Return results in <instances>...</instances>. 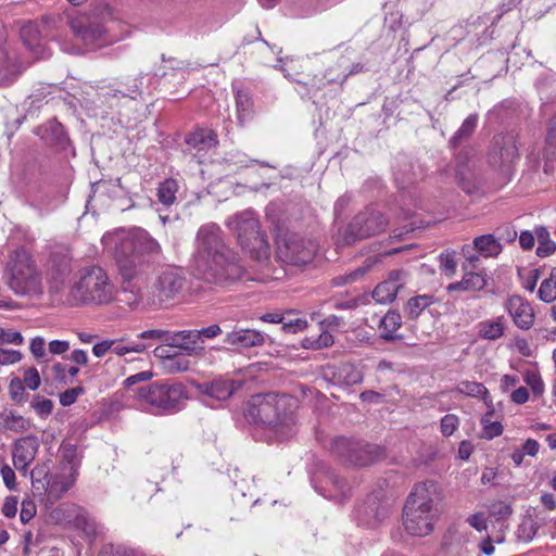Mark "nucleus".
Returning <instances> with one entry per match:
<instances>
[{
	"instance_id": "obj_1",
	"label": "nucleus",
	"mask_w": 556,
	"mask_h": 556,
	"mask_svg": "<svg viewBox=\"0 0 556 556\" xmlns=\"http://www.w3.org/2000/svg\"><path fill=\"white\" fill-rule=\"evenodd\" d=\"M102 243L115 257L123 290L142 300L151 263L162 254L161 244L142 228L106 232Z\"/></svg>"
},
{
	"instance_id": "obj_2",
	"label": "nucleus",
	"mask_w": 556,
	"mask_h": 556,
	"mask_svg": "<svg viewBox=\"0 0 556 556\" xmlns=\"http://www.w3.org/2000/svg\"><path fill=\"white\" fill-rule=\"evenodd\" d=\"M193 268L212 283L233 281L243 274L237 253L225 244L222 229L215 224L202 226L197 233Z\"/></svg>"
},
{
	"instance_id": "obj_3",
	"label": "nucleus",
	"mask_w": 556,
	"mask_h": 556,
	"mask_svg": "<svg viewBox=\"0 0 556 556\" xmlns=\"http://www.w3.org/2000/svg\"><path fill=\"white\" fill-rule=\"evenodd\" d=\"M294 400L288 395L256 394L249 402L247 417L264 427L270 439L285 441L295 433Z\"/></svg>"
},
{
	"instance_id": "obj_4",
	"label": "nucleus",
	"mask_w": 556,
	"mask_h": 556,
	"mask_svg": "<svg viewBox=\"0 0 556 556\" xmlns=\"http://www.w3.org/2000/svg\"><path fill=\"white\" fill-rule=\"evenodd\" d=\"M437 484L432 481L415 485L404 506V527L412 535L426 536L433 530Z\"/></svg>"
},
{
	"instance_id": "obj_5",
	"label": "nucleus",
	"mask_w": 556,
	"mask_h": 556,
	"mask_svg": "<svg viewBox=\"0 0 556 556\" xmlns=\"http://www.w3.org/2000/svg\"><path fill=\"white\" fill-rule=\"evenodd\" d=\"M116 289L99 266L80 269L72 283V306L104 305L115 299Z\"/></svg>"
},
{
	"instance_id": "obj_6",
	"label": "nucleus",
	"mask_w": 556,
	"mask_h": 556,
	"mask_svg": "<svg viewBox=\"0 0 556 556\" xmlns=\"http://www.w3.org/2000/svg\"><path fill=\"white\" fill-rule=\"evenodd\" d=\"M135 392L141 407L154 415L176 413L188 399L187 389L180 382L155 381L137 388Z\"/></svg>"
},
{
	"instance_id": "obj_7",
	"label": "nucleus",
	"mask_w": 556,
	"mask_h": 556,
	"mask_svg": "<svg viewBox=\"0 0 556 556\" xmlns=\"http://www.w3.org/2000/svg\"><path fill=\"white\" fill-rule=\"evenodd\" d=\"M226 225L236 232L241 248L255 260L267 257L268 242L260 230V222L253 211H244L230 217Z\"/></svg>"
},
{
	"instance_id": "obj_8",
	"label": "nucleus",
	"mask_w": 556,
	"mask_h": 556,
	"mask_svg": "<svg viewBox=\"0 0 556 556\" xmlns=\"http://www.w3.org/2000/svg\"><path fill=\"white\" fill-rule=\"evenodd\" d=\"M330 451L341 462L353 466L370 465L381 456L378 446L344 437L334 438Z\"/></svg>"
},
{
	"instance_id": "obj_9",
	"label": "nucleus",
	"mask_w": 556,
	"mask_h": 556,
	"mask_svg": "<svg viewBox=\"0 0 556 556\" xmlns=\"http://www.w3.org/2000/svg\"><path fill=\"white\" fill-rule=\"evenodd\" d=\"M119 40L112 35V26L100 25L96 21L87 24H72V53H81L85 50H93Z\"/></svg>"
},
{
	"instance_id": "obj_10",
	"label": "nucleus",
	"mask_w": 556,
	"mask_h": 556,
	"mask_svg": "<svg viewBox=\"0 0 556 556\" xmlns=\"http://www.w3.org/2000/svg\"><path fill=\"white\" fill-rule=\"evenodd\" d=\"M185 286L186 277L182 269L164 266L156 273L149 300L152 304L163 305L176 299L184 291Z\"/></svg>"
},
{
	"instance_id": "obj_11",
	"label": "nucleus",
	"mask_w": 556,
	"mask_h": 556,
	"mask_svg": "<svg viewBox=\"0 0 556 556\" xmlns=\"http://www.w3.org/2000/svg\"><path fill=\"white\" fill-rule=\"evenodd\" d=\"M317 251L318 244L315 240L296 233L287 235L278 243V255L281 261L294 266L309 264Z\"/></svg>"
},
{
	"instance_id": "obj_12",
	"label": "nucleus",
	"mask_w": 556,
	"mask_h": 556,
	"mask_svg": "<svg viewBox=\"0 0 556 556\" xmlns=\"http://www.w3.org/2000/svg\"><path fill=\"white\" fill-rule=\"evenodd\" d=\"M9 285L15 293L24 294L38 283L36 267L29 254L16 251L9 263Z\"/></svg>"
},
{
	"instance_id": "obj_13",
	"label": "nucleus",
	"mask_w": 556,
	"mask_h": 556,
	"mask_svg": "<svg viewBox=\"0 0 556 556\" xmlns=\"http://www.w3.org/2000/svg\"><path fill=\"white\" fill-rule=\"evenodd\" d=\"M387 219L379 212L358 214L348 226L344 235L346 244L378 235L386 229Z\"/></svg>"
},
{
	"instance_id": "obj_14",
	"label": "nucleus",
	"mask_w": 556,
	"mask_h": 556,
	"mask_svg": "<svg viewBox=\"0 0 556 556\" xmlns=\"http://www.w3.org/2000/svg\"><path fill=\"white\" fill-rule=\"evenodd\" d=\"M518 160L519 149L517 140L513 135L495 139L493 151L490 154V163L493 167L507 173Z\"/></svg>"
},
{
	"instance_id": "obj_15",
	"label": "nucleus",
	"mask_w": 556,
	"mask_h": 556,
	"mask_svg": "<svg viewBox=\"0 0 556 556\" xmlns=\"http://www.w3.org/2000/svg\"><path fill=\"white\" fill-rule=\"evenodd\" d=\"M68 274V248L55 245L48 263L50 287L53 291H60L67 279Z\"/></svg>"
},
{
	"instance_id": "obj_16",
	"label": "nucleus",
	"mask_w": 556,
	"mask_h": 556,
	"mask_svg": "<svg viewBox=\"0 0 556 556\" xmlns=\"http://www.w3.org/2000/svg\"><path fill=\"white\" fill-rule=\"evenodd\" d=\"M406 282L407 273L405 270H392L386 280L376 286L372 291V299L380 304L391 303Z\"/></svg>"
},
{
	"instance_id": "obj_17",
	"label": "nucleus",
	"mask_w": 556,
	"mask_h": 556,
	"mask_svg": "<svg viewBox=\"0 0 556 556\" xmlns=\"http://www.w3.org/2000/svg\"><path fill=\"white\" fill-rule=\"evenodd\" d=\"M505 309L514 324L522 330L530 329L534 323V313L530 303L519 295H511L505 302Z\"/></svg>"
},
{
	"instance_id": "obj_18",
	"label": "nucleus",
	"mask_w": 556,
	"mask_h": 556,
	"mask_svg": "<svg viewBox=\"0 0 556 556\" xmlns=\"http://www.w3.org/2000/svg\"><path fill=\"white\" fill-rule=\"evenodd\" d=\"M74 532L75 535L91 544L99 533V527L81 507L72 506V536ZM72 544L77 546L78 542L75 543L72 539Z\"/></svg>"
},
{
	"instance_id": "obj_19",
	"label": "nucleus",
	"mask_w": 556,
	"mask_h": 556,
	"mask_svg": "<svg viewBox=\"0 0 556 556\" xmlns=\"http://www.w3.org/2000/svg\"><path fill=\"white\" fill-rule=\"evenodd\" d=\"M241 387L242 381L219 378L203 382L198 386V389L201 394L206 395L211 400L222 402L228 400Z\"/></svg>"
},
{
	"instance_id": "obj_20",
	"label": "nucleus",
	"mask_w": 556,
	"mask_h": 556,
	"mask_svg": "<svg viewBox=\"0 0 556 556\" xmlns=\"http://www.w3.org/2000/svg\"><path fill=\"white\" fill-rule=\"evenodd\" d=\"M319 483L320 486L315 484V489L324 496L330 500L341 501L344 498L350 488L348 483L332 471H328L321 477H317L314 483Z\"/></svg>"
},
{
	"instance_id": "obj_21",
	"label": "nucleus",
	"mask_w": 556,
	"mask_h": 556,
	"mask_svg": "<svg viewBox=\"0 0 556 556\" xmlns=\"http://www.w3.org/2000/svg\"><path fill=\"white\" fill-rule=\"evenodd\" d=\"M224 343L235 349H250L265 343V334L255 329L235 328L224 338Z\"/></svg>"
},
{
	"instance_id": "obj_22",
	"label": "nucleus",
	"mask_w": 556,
	"mask_h": 556,
	"mask_svg": "<svg viewBox=\"0 0 556 556\" xmlns=\"http://www.w3.org/2000/svg\"><path fill=\"white\" fill-rule=\"evenodd\" d=\"M37 443L30 438H23L14 443L13 464L17 470H26L34 460Z\"/></svg>"
},
{
	"instance_id": "obj_23",
	"label": "nucleus",
	"mask_w": 556,
	"mask_h": 556,
	"mask_svg": "<svg viewBox=\"0 0 556 556\" xmlns=\"http://www.w3.org/2000/svg\"><path fill=\"white\" fill-rule=\"evenodd\" d=\"M199 341V334L192 330H182L175 333L168 332L166 343L169 348H177L188 355H191L197 350V342Z\"/></svg>"
},
{
	"instance_id": "obj_24",
	"label": "nucleus",
	"mask_w": 556,
	"mask_h": 556,
	"mask_svg": "<svg viewBox=\"0 0 556 556\" xmlns=\"http://www.w3.org/2000/svg\"><path fill=\"white\" fill-rule=\"evenodd\" d=\"M506 324L504 316L482 320L477 325L478 336L483 340H498L505 334Z\"/></svg>"
},
{
	"instance_id": "obj_25",
	"label": "nucleus",
	"mask_w": 556,
	"mask_h": 556,
	"mask_svg": "<svg viewBox=\"0 0 556 556\" xmlns=\"http://www.w3.org/2000/svg\"><path fill=\"white\" fill-rule=\"evenodd\" d=\"M217 143V134L207 128L197 129L187 138V144L198 151L216 148Z\"/></svg>"
},
{
	"instance_id": "obj_26",
	"label": "nucleus",
	"mask_w": 556,
	"mask_h": 556,
	"mask_svg": "<svg viewBox=\"0 0 556 556\" xmlns=\"http://www.w3.org/2000/svg\"><path fill=\"white\" fill-rule=\"evenodd\" d=\"M361 71H363V65L356 63L353 64L351 68H349L348 60L341 58L334 67H330L326 71L325 78L329 84H342L350 75L359 73Z\"/></svg>"
},
{
	"instance_id": "obj_27",
	"label": "nucleus",
	"mask_w": 556,
	"mask_h": 556,
	"mask_svg": "<svg viewBox=\"0 0 556 556\" xmlns=\"http://www.w3.org/2000/svg\"><path fill=\"white\" fill-rule=\"evenodd\" d=\"M378 262L376 257H368L364 264L349 273L339 275L331 280L332 286L342 287L352 285L363 278L371 267Z\"/></svg>"
},
{
	"instance_id": "obj_28",
	"label": "nucleus",
	"mask_w": 556,
	"mask_h": 556,
	"mask_svg": "<svg viewBox=\"0 0 556 556\" xmlns=\"http://www.w3.org/2000/svg\"><path fill=\"white\" fill-rule=\"evenodd\" d=\"M556 115H554L546 126V138L543 157L545 159L544 172L547 173L553 168L554 159L556 157Z\"/></svg>"
},
{
	"instance_id": "obj_29",
	"label": "nucleus",
	"mask_w": 556,
	"mask_h": 556,
	"mask_svg": "<svg viewBox=\"0 0 556 556\" xmlns=\"http://www.w3.org/2000/svg\"><path fill=\"white\" fill-rule=\"evenodd\" d=\"M20 35L25 47L39 56L42 51V46L38 25L34 22H28L22 26Z\"/></svg>"
},
{
	"instance_id": "obj_30",
	"label": "nucleus",
	"mask_w": 556,
	"mask_h": 556,
	"mask_svg": "<svg viewBox=\"0 0 556 556\" xmlns=\"http://www.w3.org/2000/svg\"><path fill=\"white\" fill-rule=\"evenodd\" d=\"M486 285V280L483 275L479 273H466L463 279L458 282H454L447 286L448 291H480Z\"/></svg>"
},
{
	"instance_id": "obj_31",
	"label": "nucleus",
	"mask_w": 556,
	"mask_h": 556,
	"mask_svg": "<svg viewBox=\"0 0 556 556\" xmlns=\"http://www.w3.org/2000/svg\"><path fill=\"white\" fill-rule=\"evenodd\" d=\"M434 303L431 294H421L410 298L404 305V314L409 319H416L430 305Z\"/></svg>"
},
{
	"instance_id": "obj_32",
	"label": "nucleus",
	"mask_w": 556,
	"mask_h": 556,
	"mask_svg": "<svg viewBox=\"0 0 556 556\" xmlns=\"http://www.w3.org/2000/svg\"><path fill=\"white\" fill-rule=\"evenodd\" d=\"M237 118L241 125L250 121L253 115V101L245 90H236Z\"/></svg>"
},
{
	"instance_id": "obj_33",
	"label": "nucleus",
	"mask_w": 556,
	"mask_h": 556,
	"mask_svg": "<svg viewBox=\"0 0 556 556\" xmlns=\"http://www.w3.org/2000/svg\"><path fill=\"white\" fill-rule=\"evenodd\" d=\"M402 325V316L395 311H389L380 320L379 330L380 336L384 340H393L395 331Z\"/></svg>"
},
{
	"instance_id": "obj_34",
	"label": "nucleus",
	"mask_w": 556,
	"mask_h": 556,
	"mask_svg": "<svg viewBox=\"0 0 556 556\" xmlns=\"http://www.w3.org/2000/svg\"><path fill=\"white\" fill-rule=\"evenodd\" d=\"M535 237L539 245L536 254L540 257L552 255L556 251V243L551 239L549 231L544 226H539L534 229Z\"/></svg>"
},
{
	"instance_id": "obj_35",
	"label": "nucleus",
	"mask_w": 556,
	"mask_h": 556,
	"mask_svg": "<svg viewBox=\"0 0 556 556\" xmlns=\"http://www.w3.org/2000/svg\"><path fill=\"white\" fill-rule=\"evenodd\" d=\"M475 248L484 256H496L502 251L501 243L493 235H482L473 240Z\"/></svg>"
},
{
	"instance_id": "obj_36",
	"label": "nucleus",
	"mask_w": 556,
	"mask_h": 556,
	"mask_svg": "<svg viewBox=\"0 0 556 556\" xmlns=\"http://www.w3.org/2000/svg\"><path fill=\"white\" fill-rule=\"evenodd\" d=\"M488 407L490 408L486 414H484L481 418V425H482V432L481 438L486 440H492L503 433V426L500 421H493V407L490 404H488Z\"/></svg>"
},
{
	"instance_id": "obj_37",
	"label": "nucleus",
	"mask_w": 556,
	"mask_h": 556,
	"mask_svg": "<svg viewBox=\"0 0 556 556\" xmlns=\"http://www.w3.org/2000/svg\"><path fill=\"white\" fill-rule=\"evenodd\" d=\"M178 182L168 178L160 184L157 188V200L165 206H170L176 201V193L178 191Z\"/></svg>"
},
{
	"instance_id": "obj_38",
	"label": "nucleus",
	"mask_w": 556,
	"mask_h": 556,
	"mask_svg": "<svg viewBox=\"0 0 556 556\" xmlns=\"http://www.w3.org/2000/svg\"><path fill=\"white\" fill-rule=\"evenodd\" d=\"M456 390L465 395L473 396V397H481L483 399L484 403L488 405L489 403V391L488 389L479 382L476 381H460Z\"/></svg>"
},
{
	"instance_id": "obj_39",
	"label": "nucleus",
	"mask_w": 556,
	"mask_h": 556,
	"mask_svg": "<svg viewBox=\"0 0 556 556\" xmlns=\"http://www.w3.org/2000/svg\"><path fill=\"white\" fill-rule=\"evenodd\" d=\"M337 375L338 379L346 386H354L361 383L363 380L362 371L350 363L342 364L338 368Z\"/></svg>"
},
{
	"instance_id": "obj_40",
	"label": "nucleus",
	"mask_w": 556,
	"mask_h": 556,
	"mask_svg": "<svg viewBox=\"0 0 556 556\" xmlns=\"http://www.w3.org/2000/svg\"><path fill=\"white\" fill-rule=\"evenodd\" d=\"M0 419L2 420L3 427L8 430L21 432L28 428V421L23 416L12 410L0 413Z\"/></svg>"
},
{
	"instance_id": "obj_41",
	"label": "nucleus",
	"mask_w": 556,
	"mask_h": 556,
	"mask_svg": "<svg viewBox=\"0 0 556 556\" xmlns=\"http://www.w3.org/2000/svg\"><path fill=\"white\" fill-rule=\"evenodd\" d=\"M539 299L545 303H552L556 300V268L544 279L539 288Z\"/></svg>"
},
{
	"instance_id": "obj_42",
	"label": "nucleus",
	"mask_w": 556,
	"mask_h": 556,
	"mask_svg": "<svg viewBox=\"0 0 556 556\" xmlns=\"http://www.w3.org/2000/svg\"><path fill=\"white\" fill-rule=\"evenodd\" d=\"M147 345L142 342H132L125 344L124 339L113 340L112 350L116 355L124 356L128 353H142L146 351Z\"/></svg>"
},
{
	"instance_id": "obj_43",
	"label": "nucleus",
	"mask_w": 556,
	"mask_h": 556,
	"mask_svg": "<svg viewBox=\"0 0 556 556\" xmlns=\"http://www.w3.org/2000/svg\"><path fill=\"white\" fill-rule=\"evenodd\" d=\"M523 381L531 388L535 396H541L544 393L545 384L538 372L526 371L523 375Z\"/></svg>"
},
{
	"instance_id": "obj_44",
	"label": "nucleus",
	"mask_w": 556,
	"mask_h": 556,
	"mask_svg": "<svg viewBox=\"0 0 556 556\" xmlns=\"http://www.w3.org/2000/svg\"><path fill=\"white\" fill-rule=\"evenodd\" d=\"M135 549L114 544L103 545L99 556H134Z\"/></svg>"
},
{
	"instance_id": "obj_45",
	"label": "nucleus",
	"mask_w": 556,
	"mask_h": 556,
	"mask_svg": "<svg viewBox=\"0 0 556 556\" xmlns=\"http://www.w3.org/2000/svg\"><path fill=\"white\" fill-rule=\"evenodd\" d=\"M477 115H469L464 123L462 124L460 128L456 132V135L453 137V141L460 140L463 138L469 137L472 131L475 130L477 126Z\"/></svg>"
},
{
	"instance_id": "obj_46",
	"label": "nucleus",
	"mask_w": 556,
	"mask_h": 556,
	"mask_svg": "<svg viewBox=\"0 0 556 556\" xmlns=\"http://www.w3.org/2000/svg\"><path fill=\"white\" fill-rule=\"evenodd\" d=\"M459 419L456 415L447 414L441 419V432L444 437L452 435L458 428Z\"/></svg>"
},
{
	"instance_id": "obj_47",
	"label": "nucleus",
	"mask_w": 556,
	"mask_h": 556,
	"mask_svg": "<svg viewBox=\"0 0 556 556\" xmlns=\"http://www.w3.org/2000/svg\"><path fill=\"white\" fill-rule=\"evenodd\" d=\"M24 338L21 332L0 327V344L22 345Z\"/></svg>"
},
{
	"instance_id": "obj_48",
	"label": "nucleus",
	"mask_w": 556,
	"mask_h": 556,
	"mask_svg": "<svg viewBox=\"0 0 556 556\" xmlns=\"http://www.w3.org/2000/svg\"><path fill=\"white\" fill-rule=\"evenodd\" d=\"M225 162L229 164V166H233L230 170L235 172L239 168L248 167L249 163L252 162L245 154L236 152L230 153L226 159Z\"/></svg>"
},
{
	"instance_id": "obj_49",
	"label": "nucleus",
	"mask_w": 556,
	"mask_h": 556,
	"mask_svg": "<svg viewBox=\"0 0 556 556\" xmlns=\"http://www.w3.org/2000/svg\"><path fill=\"white\" fill-rule=\"evenodd\" d=\"M22 353L15 350L0 349V365H12L20 362Z\"/></svg>"
},
{
	"instance_id": "obj_50",
	"label": "nucleus",
	"mask_w": 556,
	"mask_h": 556,
	"mask_svg": "<svg viewBox=\"0 0 556 556\" xmlns=\"http://www.w3.org/2000/svg\"><path fill=\"white\" fill-rule=\"evenodd\" d=\"M441 269L447 275L453 276L456 270V262L452 253H444L440 255Z\"/></svg>"
},
{
	"instance_id": "obj_51",
	"label": "nucleus",
	"mask_w": 556,
	"mask_h": 556,
	"mask_svg": "<svg viewBox=\"0 0 556 556\" xmlns=\"http://www.w3.org/2000/svg\"><path fill=\"white\" fill-rule=\"evenodd\" d=\"M168 331L162 329H151L142 331L138 334L142 340H154L166 343Z\"/></svg>"
},
{
	"instance_id": "obj_52",
	"label": "nucleus",
	"mask_w": 556,
	"mask_h": 556,
	"mask_svg": "<svg viewBox=\"0 0 556 556\" xmlns=\"http://www.w3.org/2000/svg\"><path fill=\"white\" fill-rule=\"evenodd\" d=\"M24 383L29 390H36L40 386V376L35 367L28 368L25 371Z\"/></svg>"
},
{
	"instance_id": "obj_53",
	"label": "nucleus",
	"mask_w": 556,
	"mask_h": 556,
	"mask_svg": "<svg viewBox=\"0 0 556 556\" xmlns=\"http://www.w3.org/2000/svg\"><path fill=\"white\" fill-rule=\"evenodd\" d=\"M36 514V506L31 501H24L22 503V509L20 513V519L22 523L29 522Z\"/></svg>"
},
{
	"instance_id": "obj_54",
	"label": "nucleus",
	"mask_w": 556,
	"mask_h": 556,
	"mask_svg": "<svg viewBox=\"0 0 556 556\" xmlns=\"http://www.w3.org/2000/svg\"><path fill=\"white\" fill-rule=\"evenodd\" d=\"M46 341L41 337H36L30 341V352L36 358H41L46 355Z\"/></svg>"
},
{
	"instance_id": "obj_55",
	"label": "nucleus",
	"mask_w": 556,
	"mask_h": 556,
	"mask_svg": "<svg viewBox=\"0 0 556 556\" xmlns=\"http://www.w3.org/2000/svg\"><path fill=\"white\" fill-rule=\"evenodd\" d=\"M0 472H1V476H2L5 486L9 490H14L16 486V482H15V472L13 471V469L9 465H4V466H2Z\"/></svg>"
},
{
	"instance_id": "obj_56",
	"label": "nucleus",
	"mask_w": 556,
	"mask_h": 556,
	"mask_svg": "<svg viewBox=\"0 0 556 556\" xmlns=\"http://www.w3.org/2000/svg\"><path fill=\"white\" fill-rule=\"evenodd\" d=\"M17 513V498L15 496H8L2 506V514L8 518L15 517Z\"/></svg>"
},
{
	"instance_id": "obj_57",
	"label": "nucleus",
	"mask_w": 556,
	"mask_h": 556,
	"mask_svg": "<svg viewBox=\"0 0 556 556\" xmlns=\"http://www.w3.org/2000/svg\"><path fill=\"white\" fill-rule=\"evenodd\" d=\"M332 344H333V337H332V334L330 332H328V331H323L318 336V338L314 342H312L311 346L313 349L318 350V349L328 348V346H330Z\"/></svg>"
},
{
	"instance_id": "obj_58",
	"label": "nucleus",
	"mask_w": 556,
	"mask_h": 556,
	"mask_svg": "<svg viewBox=\"0 0 556 556\" xmlns=\"http://www.w3.org/2000/svg\"><path fill=\"white\" fill-rule=\"evenodd\" d=\"M51 370H52V378L54 380L60 381V382H65L66 375L68 371L67 364L60 363V362L53 363Z\"/></svg>"
},
{
	"instance_id": "obj_59",
	"label": "nucleus",
	"mask_w": 556,
	"mask_h": 556,
	"mask_svg": "<svg viewBox=\"0 0 556 556\" xmlns=\"http://www.w3.org/2000/svg\"><path fill=\"white\" fill-rule=\"evenodd\" d=\"M153 377V372L151 370H144L140 371L138 374L129 376L125 381L124 384L126 387H132L134 384L142 381H148Z\"/></svg>"
},
{
	"instance_id": "obj_60",
	"label": "nucleus",
	"mask_w": 556,
	"mask_h": 556,
	"mask_svg": "<svg viewBox=\"0 0 556 556\" xmlns=\"http://www.w3.org/2000/svg\"><path fill=\"white\" fill-rule=\"evenodd\" d=\"M467 522L477 531L486 529V518L483 513H477L467 518Z\"/></svg>"
},
{
	"instance_id": "obj_61",
	"label": "nucleus",
	"mask_w": 556,
	"mask_h": 556,
	"mask_svg": "<svg viewBox=\"0 0 556 556\" xmlns=\"http://www.w3.org/2000/svg\"><path fill=\"white\" fill-rule=\"evenodd\" d=\"M307 327V321L304 319H294L288 323H283L282 328L288 333H296L304 330Z\"/></svg>"
},
{
	"instance_id": "obj_62",
	"label": "nucleus",
	"mask_w": 556,
	"mask_h": 556,
	"mask_svg": "<svg viewBox=\"0 0 556 556\" xmlns=\"http://www.w3.org/2000/svg\"><path fill=\"white\" fill-rule=\"evenodd\" d=\"M20 73L21 71L17 68L16 64H14V71H12L11 73H8V68L3 66L0 70V84L4 86L11 85L16 79Z\"/></svg>"
},
{
	"instance_id": "obj_63",
	"label": "nucleus",
	"mask_w": 556,
	"mask_h": 556,
	"mask_svg": "<svg viewBox=\"0 0 556 556\" xmlns=\"http://www.w3.org/2000/svg\"><path fill=\"white\" fill-rule=\"evenodd\" d=\"M70 349V343L65 340H53L49 343V352L54 355H62Z\"/></svg>"
},
{
	"instance_id": "obj_64",
	"label": "nucleus",
	"mask_w": 556,
	"mask_h": 556,
	"mask_svg": "<svg viewBox=\"0 0 556 556\" xmlns=\"http://www.w3.org/2000/svg\"><path fill=\"white\" fill-rule=\"evenodd\" d=\"M194 332L199 334V340L201 338L212 339L222 333V328L218 325L214 324Z\"/></svg>"
}]
</instances>
